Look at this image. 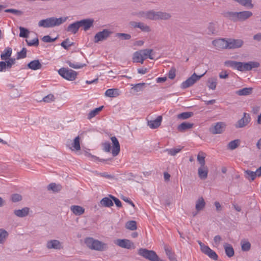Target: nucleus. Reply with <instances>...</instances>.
Returning <instances> with one entry per match:
<instances>
[{
    "label": "nucleus",
    "mask_w": 261,
    "mask_h": 261,
    "mask_svg": "<svg viewBox=\"0 0 261 261\" xmlns=\"http://www.w3.org/2000/svg\"><path fill=\"white\" fill-rule=\"evenodd\" d=\"M224 64L225 66L231 67L241 72L250 71L253 68H256L260 66L259 63L256 61L241 62L235 61H226Z\"/></svg>",
    "instance_id": "obj_1"
},
{
    "label": "nucleus",
    "mask_w": 261,
    "mask_h": 261,
    "mask_svg": "<svg viewBox=\"0 0 261 261\" xmlns=\"http://www.w3.org/2000/svg\"><path fill=\"white\" fill-rule=\"evenodd\" d=\"M252 15V13L249 11H244L239 12H226L224 13V16L225 17L229 18L234 22L245 21Z\"/></svg>",
    "instance_id": "obj_2"
},
{
    "label": "nucleus",
    "mask_w": 261,
    "mask_h": 261,
    "mask_svg": "<svg viewBox=\"0 0 261 261\" xmlns=\"http://www.w3.org/2000/svg\"><path fill=\"white\" fill-rule=\"evenodd\" d=\"M67 17H60L58 18L54 17H50L39 21L38 25L39 27H42L46 28H52L55 26L60 25L65 22L67 20Z\"/></svg>",
    "instance_id": "obj_3"
},
{
    "label": "nucleus",
    "mask_w": 261,
    "mask_h": 261,
    "mask_svg": "<svg viewBox=\"0 0 261 261\" xmlns=\"http://www.w3.org/2000/svg\"><path fill=\"white\" fill-rule=\"evenodd\" d=\"M138 254L150 261H163L153 250H149L145 248H140L138 250Z\"/></svg>",
    "instance_id": "obj_4"
},
{
    "label": "nucleus",
    "mask_w": 261,
    "mask_h": 261,
    "mask_svg": "<svg viewBox=\"0 0 261 261\" xmlns=\"http://www.w3.org/2000/svg\"><path fill=\"white\" fill-rule=\"evenodd\" d=\"M58 73L64 79L71 81L75 80L77 74L76 71L64 67L60 68Z\"/></svg>",
    "instance_id": "obj_5"
},
{
    "label": "nucleus",
    "mask_w": 261,
    "mask_h": 261,
    "mask_svg": "<svg viewBox=\"0 0 261 261\" xmlns=\"http://www.w3.org/2000/svg\"><path fill=\"white\" fill-rule=\"evenodd\" d=\"M198 243L200 246V250L203 253L207 255L210 258L214 260H218V256L214 251L211 249L208 246H206L202 243L201 241H198Z\"/></svg>",
    "instance_id": "obj_6"
},
{
    "label": "nucleus",
    "mask_w": 261,
    "mask_h": 261,
    "mask_svg": "<svg viewBox=\"0 0 261 261\" xmlns=\"http://www.w3.org/2000/svg\"><path fill=\"white\" fill-rule=\"evenodd\" d=\"M200 75H197L195 73H194L190 77H189L186 81L183 82L180 86L181 88L186 89L193 85L197 81L200 80L205 74Z\"/></svg>",
    "instance_id": "obj_7"
},
{
    "label": "nucleus",
    "mask_w": 261,
    "mask_h": 261,
    "mask_svg": "<svg viewBox=\"0 0 261 261\" xmlns=\"http://www.w3.org/2000/svg\"><path fill=\"white\" fill-rule=\"evenodd\" d=\"M113 33L108 29H103L102 31L97 33L94 36V42L98 43L99 41L106 40Z\"/></svg>",
    "instance_id": "obj_8"
},
{
    "label": "nucleus",
    "mask_w": 261,
    "mask_h": 261,
    "mask_svg": "<svg viewBox=\"0 0 261 261\" xmlns=\"http://www.w3.org/2000/svg\"><path fill=\"white\" fill-rule=\"evenodd\" d=\"M251 121V117L248 113H244L243 117L235 124L237 128H243L247 126Z\"/></svg>",
    "instance_id": "obj_9"
},
{
    "label": "nucleus",
    "mask_w": 261,
    "mask_h": 261,
    "mask_svg": "<svg viewBox=\"0 0 261 261\" xmlns=\"http://www.w3.org/2000/svg\"><path fill=\"white\" fill-rule=\"evenodd\" d=\"M207 34L209 35H218L219 33V24L217 22H210L207 27Z\"/></svg>",
    "instance_id": "obj_10"
},
{
    "label": "nucleus",
    "mask_w": 261,
    "mask_h": 261,
    "mask_svg": "<svg viewBox=\"0 0 261 261\" xmlns=\"http://www.w3.org/2000/svg\"><path fill=\"white\" fill-rule=\"evenodd\" d=\"M225 126L226 124L224 122H219L211 127L210 128V131L213 134H221L224 132Z\"/></svg>",
    "instance_id": "obj_11"
},
{
    "label": "nucleus",
    "mask_w": 261,
    "mask_h": 261,
    "mask_svg": "<svg viewBox=\"0 0 261 261\" xmlns=\"http://www.w3.org/2000/svg\"><path fill=\"white\" fill-rule=\"evenodd\" d=\"M212 44L218 49H228L227 40L224 38L215 39L212 41Z\"/></svg>",
    "instance_id": "obj_12"
},
{
    "label": "nucleus",
    "mask_w": 261,
    "mask_h": 261,
    "mask_svg": "<svg viewBox=\"0 0 261 261\" xmlns=\"http://www.w3.org/2000/svg\"><path fill=\"white\" fill-rule=\"evenodd\" d=\"M228 49H236L242 46L244 41L242 39L229 38L227 39Z\"/></svg>",
    "instance_id": "obj_13"
},
{
    "label": "nucleus",
    "mask_w": 261,
    "mask_h": 261,
    "mask_svg": "<svg viewBox=\"0 0 261 261\" xmlns=\"http://www.w3.org/2000/svg\"><path fill=\"white\" fill-rule=\"evenodd\" d=\"M111 140L113 144L112 153L113 156H116L119 154L120 152V144L118 139L116 137H112L111 138Z\"/></svg>",
    "instance_id": "obj_14"
},
{
    "label": "nucleus",
    "mask_w": 261,
    "mask_h": 261,
    "mask_svg": "<svg viewBox=\"0 0 261 261\" xmlns=\"http://www.w3.org/2000/svg\"><path fill=\"white\" fill-rule=\"evenodd\" d=\"M46 247L48 249L60 250L62 248L61 242L57 240H51L48 241L46 243Z\"/></svg>",
    "instance_id": "obj_15"
},
{
    "label": "nucleus",
    "mask_w": 261,
    "mask_h": 261,
    "mask_svg": "<svg viewBox=\"0 0 261 261\" xmlns=\"http://www.w3.org/2000/svg\"><path fill=\"white\" fill-rule=\"evenodd\" d=\"M116 244L123 248L130 249L132 246L134 247V243L127 239H118Z\"/></svg>",
    "instance_id": "obj_16"
},
{
    "label": "nucleus",
    "mask_w": 261,
    "mask_h": 261,
    "mask_svg": "<svg viewBox=\"0 0 261 261\" xmlns=\"http://www.w3.org/2000/svg\"><path fill=\"white\" fill-rule=\"evenodd\" d=\"M94 20L92 19H85L78 21L80 28L83 27L85 31L88 30L93 24Z\"/></svg>",
    "instance_id": "obj_17"
},
{
    "label": "nucleus",
    "mask_w": 261,
    "mask_h": 261,
    "mask_svg": "<svg viewBox=\"0 0 261 261\" xmlns=\"http://www.w3.org/2000/svg\"><path fill=\"white\" fill-rule=\"evenodd\" d=\"M162 116H159L155 120L148 121V125L152 129H155L159 127L161 124Z\"/></svg>",
    "instance_id": "obj_18"
},
{
    "label": "nucleus",
    "mask_w": 261,
    "mask_h": 261,
    "mask_svg": "<svg viewBox=\"0 0 261 261\" xmlns=\"http://www.w3.org/2000/svg\"><path fill=\"white\" fill-rule=\"evenodd\" d=\"M108 248V246L107 244L96 240L93 250L103 251L107 250Z\"/></svg>",
    "instance_id": "obj_19"
},
{
    "label": "nucleus",
    "mask_w": 261,
    "mask_h": 261,
    "mask_svg": "<svg viewBox=\"0 0 261 261\" xmlns=\"http://www.w3.org/2000/svg\"><path fill=\"white\" fill-rule=\"evenodd\" d=\"M30 208L25 207L21 210H15L14 211V214L17 217L22 218L26 217L29 215Z\"/></svg>",
    "instance_id": "obj_20"
},
{
    "label": "nucleus",
    "mask_w": 261,
    "mask_h": 261,
    "mask_svg": "<svg viewBox=\"0 0 261 261\" xmlns=\"http://www.w3.org/2000/svg\"><path fill=\"white\" fill-rule=\"evenodd\" d=\"M164 248L166 255L168 256L170 261H177L174 253L172 251L169 245L166 244L164 245Z\"/></svg>",
    "instance_id": "obj_21"
},
{
    "label": "nucleus",
    "mask_w": 261,
    "mask_h": 261,
    "mask_svg": "<svg viewBox=\"0 0 261 261\" xmlns=\"http://www.w3.org/2000/svg\"><path fill=\"white\" fill-rule=\"evenodd\" d=\"M208 168L205 166L200 167L198 169V174L201 179H205L207 177Z\"/></svg>",
    "instance_id": "obj_22"
},
{
    "label": "nucleus",
    "mask_w": 261,
    "mask_h": 261,
    "mask_svg": "<svg viewBox=\"0 0 261 261\" xmlns=\"http://www.w3.org/2000/svg\"><path fill=\"white\" fill-rule=\"evenodd\" d=\"M172 17L171 14L162 11L156 12V20H166L170 19Z\"/></svg>",
    "instance_id": "obj_23"
},
{
    "label": "nucleus",
    "mask_w": 261,
    "mask_h": 261,
    "mask_svg": "<svg viewBox=\"0 0 261 261\" xmlns=\"http://www.w3.org/2000/svg\"><path fill=\"white\" fill-rule=\"evenodd\" d=\"M27 66L32 70H36L41 68L42 65L38 60H35L28 63Z\"/></svg>",
    "instance_id": "obj_24"
},
{
    "label": "nucleus",
    "mask_w": 261,
    "mask_h": 261,
    "mask_svg": "<svg viewBox=\"0 0 261 261\" xmlns=\"http://www.w3.org/2000/svg\"><path fill=\"white\" fill-rule=\"evenodd\" d=\"M114 204L112 199L110 197H104L100 201L99 206L109 207Z\"/></svg>",
    "instance_id": "obj_25"
},
{
    "label": "nucleus",
    "mask_w": 261,
    "mask_h": 261,
    "mask_svg": "<svg viewBox=\"0 0 261 261\" xmlns=\"http://www.w3.org/2000/svg\"><path fill=\"white\" fill-rule=\"evenodd\" d=\"M144 58L142 57L140 50L135 52L133 54V61L134 63H140L143 64Z\"/></svg>",
    "instance_id": "obj_26"
},
{
    "label": "nucleus",
    "mask_w": 261,
    "mask_h": 261,
    "mask_svg": "<svg viewBox=\"0 0 261 261\" xmlns=\"http://www.w3.org/2000/svg\"><path fill=\"white\" fill-rule=\"evenodd\" d=\"M205 206V202L203 197H199L196 201L195 209L197 212L202 211Z\"/></svg>",
    "instance_id": "obj_27"
},
{
    "label": "nucleus",
    "mask_w": 261,
    "mask_h": 261,
    "mask_svg": "<svg viewBox=\"0 0 261 261\" xmlns=\"http://www.w3.org/2000/svg\"><path fill=\"white\" fill-rule=\"evenodd\" d=\"M71 212L76 216H80L84 213L85 209L79 205H72L70 207Z\"/></svg>",
    "instance_id": "obj_28"
},
{
    "label": "nucleus",
    "mask_w": 261,
    "mask_h": 261,
    "mask_svg": "<svg viewBox=\"0 0 261 261\" xmlns=\"http://www.w3.org/2000/svg\"><path fill=\"white\" fill-rule=\"evenodd\" d=\"M80 28L78 21L69 24L66 29L67 32H71L73 34H76Z\"/></svg>",
    "instance_id": "obj_29"
},
{
    "label": "nucleus",
    "mask_w": 261,
    "mask_h": 261,
    "mask_svg": "<svg viewBox=\"0 0 261 261\" xmlns=\"http://www.w3.org/2000/svg\"><path fill=\"white\" fill-rule=\"evenodd\" d=\"M12 53V50L11 47H8L6 48L4 51V53L1 55V58L2 60L6 61L9 58H11Z\"/></svg>",
    "instance_id": "obj_30"
},
{
    "label": "nucleus",
    "mask_w": 261,
    "mask_h": 261,
    "mask_svg": "<svg viewBox=\"0 0 261 261\" xmlns=\"http://www.w3.org/2000/svg\"><path fill=\"white\" fill-rule=\"evenodd\" d=\"M193 126V123H191L187 122H184L179 124L177 127L178 131L182 132L187 129L191 128Z\"/></svg>",
    "instance_id": "obj_31"
},
{
    "label": "nucleus",
    "mask_w": 261,
    "mask_h": 261,
    "mask_svg": "<svg viewBox=\"0 0 261 261\" xmlns=\"http://www.w3.org/2000/svg\"><path fill=\"white\" fill-rule=\"evenodd\" d=\"M217 84V79L216 77H211L207 81V86L210 89L215 90Z\"/></svg>",
    "instance_id": "obj_32"
},
{
    "label": "nucleus",
    "mask_w": 261,
    "mask_h": 261,
    "mask_svg": "<svg viewBox=\"0 0 261 261\" xmlns=\"http://www.w3.org/2000/svg\"><path fill=\"white\" fill-rule=\"evenodd\" d=\"M119 95L118 89H109L105 92V95L109 97H116Z\"/></svg>",
    "instance_id": "obj_33"
},
{
    "label": "nucleus",
    "mask_w": 261,
    "mask_h": 261,
    "mask_svg": "<svg viewBox=\"0 0 261 261\" xmlns=\"http://www.w3.org/2000/svg\"><path fill=\"white\" fill-rule=\"evenodd\" d=\"M252 88H244L236 91V94L240 96H246L252 93Z\"/></svg>",
    "instance_id": "obj_34"
},
{
    "label": "nucleus",
    "mask_w": 261,
    "mask_h": 261,
    "mask_svg": "<svg viewBox=\"0 0 261 261\" xmlns=\"http://www.w3.org/2000/svg\"><path fill=\"white\" fill-rule=\"evenodd\" d=\"M142 57L144 58V60L147 58L150 59H153L152 57V53H153V49H144L140 50Z\"/></svg>",
    "instance_id": "obj_35"
},
{
    "label": "nucleus",
    "mask_w": 261,
    "mask_h": 261,
    "mask_svg": "<svg viewBox=\"0 0 261 261\" xmlns=\"http://www.w3.org/2000/svg\"><path fill=\"white\" fill-rule=\"evenodd\" d=\"M8 236L9 233L6 230L3 228L0 229V244L5 243Z\"/></svg>",
    "instance_id": "obj_36"
},
{
    "label": "nucleus",
    "mask_w": 261,
    "mask_h": 261,
    "mask_svg": "<svg viewBox=\"0 0 261 261\" xmlns=\"http://www.w3.org/2000/svg\"><path fill=\"white\" fill-rule=\"evenodd\" d=\"M96 240L92 238H86L85 240V243L89 248L93 250Z\"/></svg>",
    "instance_id": "obj_37"
},
{
    "label": "nucleus",
    "mask_w": 261,
    "mask_h": 261,
    "mask_svg": "<svg viewBox=\"0 0 261 261\" xmlns=\"http://www.w3.org/2000/svg\"><path fill=\"white\" fill-rule=\"evenodd\" d=\"M226 254L229 257H231L234 255V250L231 245L226 244L224 245Z\"/></svg>",
    "instance_id": "obj_38"
},
{
    "label": "nucleus",
    "mask_w": 261,
    "mask_h": 261,
    "mask_svg": "<svg viewBox=\"0 0 261 261\" xmlns=\"http://www.w3.org/2000/svg\"><path fill=\"white\" fill-rule=\"evenodd\" d=\"M47 189L48 190H52L54 192H58L61 190L62 186L60 184L51 183L48 186Z\"/></svg>",
    "instance_id": "obj_39"
},
{
    "label": "nucleus",
    "mask_w": 261,
    "mask_h": 261,
    "mask_svg": "<svg viewBox=\"0 0 261 261\" xmlns=\"http://www.w3.org/2000/svg\"><path fill=\"white\" fill-rule=\"evenodd\" d=\"M80 138L79 136L75 137L73 140V142L72 144V147L73 148L71 149L73 150H76L78 151L81 149V146H80Z\"/></svg>",
    "instance_id": "obj_40"
},
{
    "label": "nucleus",
    "mask_w": 261,
    "mask_h": 261,
    "mask_svg": "<svg viewBox=\"0 0 261 261\" xmlns=\"http://www.w3.org/2000/svg\"><path fill=\"white\" fill-rule=\"evenodd\" d=\"M103 108V106H101L98 108H95L94 110L91 111L88 115L87 118L91 119L96 115H97L99 112H100Z\"/></svg>",
    "instance_id": "obj_41"
},
{
    "label": "nucleus",
    "mask_w": 261,
    "mask_h": 261,
    "mask_svg": "<svg viewBox=\"0 0 261 261\" xmlns=\"http://www.w3.org/2000/svg\"><path fill=\"white\" fill-rule=\"evenodd\" d=\"M197 161L200 165V167H203L205 166V153L202 151H200L197 155Z\"/></svg>",
    "instance_id": "obj_42"
},
{
    "label": "nucleus",
    "mask_w": 261,
    "mask_h": 261,
    "mask_svg": "<svg viewBox=\"0 0 261 261\" xmlns=\"http://www.w3.org/2000/svg\"><path fill=\"white\" fill-rule=\"evenodd\" d=\"M234 1L238 2L242 6L247 7L250 8L253 7V5L252 4L251 0H234Z\"/></svg>",
    "instance_id": "obj_43"
},
{
    "label": "nucleus",
    "mask_w": 261,
    "mask_h": 261,
    "mask_svg": "<svg viewBox=\"0 0 261 261\" xmlns=\"http://www.w3.org/2000/svg\"><path fill=\"white\" fill-rule=\"evenodd\" d=\"M241 248L243 251H248L250 249L251 244L249 242L242 240L241 242Z\"/></svg>",
    "instance_id": "obj_44"
},
{
    "label": "nucleus",
    "mask_w": 261,
    "mask_h": 261,
    "mask_svg": "<svg viewBox=\"0 0 261 261\" xmlns=\"http://www.w3.org/2000/svg\"><path fill=\"white\" fill-rule=\"evenodd\" d=\"M125 227L128 229L135 230L137 228V223L134 220L129 221L126 223Z\"/></svg>",
    "instance_id": "obj_45"
},
{
    "label": "nucleus",
    "mask_w": 261,
    "mask_h": 261,
    "mask_svg": "<svg viewBox=\"0 0 261 261\" xmlns=\"http://www.w3.org/2000/svg\"><path fill=\"white\" fill-rule=\"evenodd\" d=\"M244 173L245 174L246 178L248 179L253 180L256 177V174H255V172H253L249 170H247L245 171Z\"/></svg>",
    "instance_id": "obj_46"
},
{
    "label": "nucleus",
    "mask_w": 261,
    "mask_h": 261,
    "mask_svg": "<svg viewBox=\"0 0 261 261\" xmlns=\"http://www.w3.org/2000/svg\"><path fill=\"white\" fill-rule=\"evenodd\" d=\"M194 113L192 112H186L181 113L177 115V118L180 119H187L193 116Z\"/></svg>",
    "instance_id": "obj_47"
},
{
    "label": "nucleus",
    "mask_w": 261,
    "mask_h": 261,
    "mask_svg": "<svg viewBox=\"0 0 261 261\" xmlns=\"http://www.w3.org/2000/svg\"><path fill=\"white\" fill-rule=\"evenodd\" d=\"M240 141L236 139L230 141L228 144V148L230 150H233L237 148L240 144Z\"/></svg>",
    "instance_id": "obj_48"
},
{
    "label": "nucleus",
    "mask_w": 261,
    "mask_h": 261,
    "mask_svg": "<svg viewBox=\"0 0 261 261\" xmlns=\"http://www.w3.org/2000/svg\"><path fill=\"white\" fill-rule=\"evenodd\" d=\"M145 85L144 83L135 84L133 85L132 89L137 92L142 91Z\"/></svg>",
    "instance_id": "obj_49"
},
{
    "label": "nucleus",
    "mask_w": 261,
    "mask_h": 261,
    "mask_svg": "<svg viewBox=\"0 0 261 261\" xmlns=\"http://www.w3.org/2000/svg\"><path fill=\"white\" fill-rule=\"evenodd\" d=\"M147 19L156 20V12L153 10L147 11Z\"/></svg>",
    "instance_id": "obj_50"
},
{
    "label": "nucleus",
    "mask_w": 261,
    "mask_h": 261,
    "mask_svg": "<svg viewBox=\"0 0 261 261\" xmlns=\"http://www.w3.org/2000/svg\"><path fill=\"white\" fill-rule=\"evenodd\" d=\"M20 33L19 37L23 38H28L29 34V30L22 27H19Z\"/></svg>",
    "instance_id": "obj_51"
},
{
    "label": "nucleus",
    "mask_w": 261,
    "mask_h": 261,
    "mask_svg": "<svg viewBox=\"0 0 261 261\" xmlns=\"http://www.w3.org/2000/svg\"><path fill=\"white\" fill-rule=\"evenodd\" d=\"M27 49L23 47L20 51L17 53L16 59L17 60L25 58L27 57Z\"/></svg>",
    "instance_id": "obj_52"
},
{
    "label": "nucleus",
    "mask_w": 261,
    "mask_h": 261,
    "mask_svg": "<svg viewBox=\"0 0 261 261\" xmlns=\"http://www.w3.org/2000/svg\"><path fill=\"white\" fill-rule=\"evenodd\" d=\"M115 36L122 40H129L131 38L130 34L122 33H117Z\"/></svg>",
    "instance_id": "obj_53"
},
{
    "label": "nucleus",
    "mask_w": 261,
    "mask_h": 261,
    "mask_svg": "<svg viewBox=\"0 0 261 261\" xmlns=\"http://www.w3.org/2000/svg\"><path fill=\"white\" fill-rule=\"evenodd\" d=\"M181 150V148H172V149H166L165 151L168 152V154L174 156L177 153L179 152Z\"/></svg>",
    "instance_id": "obj_54"
},
{
    "label": "nucleus",
    "mask_w": 261,
    "mask_h": 261,
    "mask_svg": "<svg viewBox=\"0 0 261 261\" xmlns=\"http://www.w3.org/2000/svg\"><path fill=\"white\" fill-rule=\"evenodd\" d=\"M25 41L27 42V43L28 46H38L39 45V39L38 37H36L35 38L33 39L31 41H29L26 39Z\"/></svg>",
    "instance_id": "obj_55"
},
{
    "label": "nucleus",
    "mask_w": 261,
    "mask_h": 261,
    "mask_svg": "<svg viewBox=\"0 0 261 261\" xmlns=\"http://www.w3.org/2000/svg\"><path fill=\"white\" fill-rule=\"evenodd\" d=\"M73 45L72 42H70L69 38L66 39L61 44V45L65 49H68L69 47Z\"/></svg>",
    "instance_id": "obj_56"
},
{
    "label": "nucleus",
    "mask_w": 261,
    "mask_h": 261,
    "mask_svg": "<svg viewBox=\"0 0 261 261\" xmlns=\"http://www.w3.org/2000/svg\"><path fill=\"white\" fill-rule=\"evenodd\" d=\"M5 12L6 13H11L17 16H20L23 14L22 11L14 9H6Z\"/></svg>",
    "instance_id": "obj_57"
},
{
    "label": "nucleus",
    "mask_w": 261,
    "mask_h": 261,
    "mask_svg": "<svg viewBox=\"0 0 261 261\" xmlns=\"http://www.w3.org/2000/svg\"><path fill=\"white\" fill-rule=\"evenodd\" d=\"M138 28L140 29L141 31L145 32H148L150 31L149 27L145 24L143 22H139V25Z\"/></svg>",
    "instance_id": "obj_58"
},
{
    "label": "nucleus",
    "mask_w": 261,
    "mask_h": 261,
    "mask_svg": "<svg viewBox=\"0 0 261 261\" xmlns=\"http://www.w3.org/2000/svg\"><path fill=\"white\" fill-rule=\"evenodd\" d=\"M6 65L7 66V70H9L11 68L12 66L15 63V58H9L8 60L6 61Z\"/></svg>",
    "instance_id": "obj_59"
},
{
    "label": "nucleus",
    "mask_w": 261,
    "mask_h": 261,
    "mask_svg": "<svg viewBox=\"0 0 261 261\" xmlns=\"http://www.w3.org/2000/svg\"><path fill=\"white\" fill-rule=\"evenodd\" d=\"M66 63L68 64V65L70 67L74 68V69L81 68L83 67L85 65V64H75L72 63L70 61H67L66 62Z\"/></svg>",
    "instance_id": "obj_60"
},
{
    "label": "nucleus",
    "mask_w": 261,
    "mask_h": 261,
    "mask_svg": "<svg viewBox=\"0 0 261 261\" xmlns=\"http://www.w3.org/2000/svg\"><path fill=\"white\" fill-rule=\"evenodd\" d=\"M11 199L12 202H17L22 200V196L18 194H14L11 195Z\"/></svg>",
    "instance_id": "obj_61"
},
{
    "label": "nucleus",
    "mask_w": 261,
    "mask_h": 261,
    "mask_svg": "<svg viewBox=\"0 0 261 261\" xmlns=\"http://www.w3.org/2000/svg\"><path fill=\"white\" fill-rule=\"evenodd\" d=\"M55 99L54 95L52 94H49L43 98V101L45 102H50L54 101Z\"/></svg>",
    "instance_id": "obj_62"
},
{
    "label": "nucleus",
    "mask_w": 261,
    "mask_h": 261,
    "mask_svg": "<svg viewBox=\"0 0 261 261\" xmlns=\"http://www.w3.org/2000/svg\"><path fill=\"white\" fill-rule=\"evenodd\" d=\"M109 196L112 199V201H114L117 207H121L122 206V203L119 199L112 195H109Z\"/></svg>",
    "instance_id": "obj_63"
},
{
    "label": "nucleus",
    "mask_w": 261,
    "mask_h": 261,
    "mask_svg": "<svg viewBox=\"0 0 261 261\" xmlns=\"http://www.w3.org/2000/svg\"><path fill=\"white\" fill-rule=\"evenodd\" d=\"M103 150L106 152H110L111 149V144L109 142H106L102 144Z\"/></svg>",
    "instance_id": "obj_64"
}]
</instances>
